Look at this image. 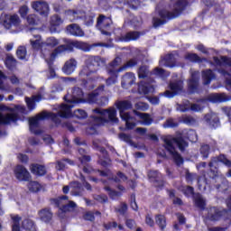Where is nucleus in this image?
I'll return each instance as SVG.
<instances>
[{
	"mask_svg": "<svg viewBox=\"0 0 231 231\" xmlns=\"http://www.w3.org/2000/svg\"><path fill=\"white\" fill-rule=\"evenodd\" d=\"M187 6V0H177L175 3L171 2V5H166L162 8L157 7L160 18H153V26L158 28L167 23V19H175L180 14L185 10Z\"/></svg>",
	"mask_w": 231,
	"mask_h": 231,
	"instance_id": "obj_1",
	"label": "nucleus"
},
{
	"mask_svg": "<svg viewBox=\"0 0 231 231\" xmlns=\"http://www.w3.org/2000/svg\"><path fill=\"white\" fill-rule=\"evenodd\" d=\"M188 145L189 143H187V142H185V140H183L181 137H164V147L171 154V156H172L177 165H181V163H183V158H181V155L176 152V147H179L180 151H184L185 147Z\"/></svg>",
	"mask_w": 231,
	"mask_h": 231,
	"instance_id": "obj_2",
	"label": "nucleus"
},
{
	"mask_svg": "<svg viewBox=\"0 0 231 231\" xmlns=\"http://www.w3.org/2000/svg\"><path fill=\"white\" fill-rule=\"evenodd\" d=\"M101 66H106V59L99 56H90L86 61V66L80 70L79 77H89L92 73H97Z\"/></svg>",
	"mask_w": 231,
	"mask_h": 231,
	"instance_id": "obj_3",
	"label": "nucleus"
},
{
	"mask_svg": "<svg viewBox=\"0 0 231 231\" xmlns=\"http://www.w3.org/2000/svg\"><path fill=\"white\" fill-rule=\"evenodd\" d=\"M94 113L97 114V116H94V120L97 124H107L108 122L118 124L116 109L115 107H110L108 109L96 108Z\"/></svg>",
	"mask_w": 231,
	"mask_h": 231,
	"instance_id": "obj_4",
	"label": "nucleus"
},
{
	"mask_svg": "<svg viewBox=\"0 0 231 231\" xmlns=\"http://www.w3.org/2000/svg\"><path fill=\"white\" fill-rule=\"evenodd\" d=\"M64 100L67 102L65 105L67 107H73L74 104H80V102H84V92L80 88H74L72 89L71 95H67L64 97Z\"/></svg>",
	"mask_w": 231,
	"mask_h": 231,
	"instance_id": "obj_5",
	"label": "nucleus"
},
{
	"mask_svg": "<svg viewBox=\"0 0 231 231\" xmlns=\"http://www.w3.org/2000/svg\"><path fill=\"white\" fill-rule=\"evenodd\" d=\"M46 118H51L55 124H60V118H71V106L62 105L58 114L47 113Z\"/></svg>",
	"mask_w": 231,
	"mask_h": 231,
	"instance_id": "obj_6",
	"label": "nucleus"
},
{
	"mask_svg": "<svg viewBox=\"0 0 231 231\" xmlns=\"http://www.w3.org/2000/svg\"><path fill=\"white\" fill-rule=\"evenodd\" d=\"M112 24H113V20H111V18L106 17L104 14H100L99 17L97 18V28L100 30L103 35H106L107 37L111 35V32L107 30H109V27Z\"/></svg>",
	"mask_w": 231,
	"mask_h": 231,
	"instance_id": "obj_7",
	"label": "nucleus"
},
{
	"mask_svg": "<svg viewBox=\"0 0 231 231\" xmlns=\"http://www.w3.org/2000/svg\"><path fill=\"white\" fill-rule=\"evenodd\" d=\"M3 26L6 28V30H10L12 26L17 28V26H21V18L18 14H5L4 18H2Z\"/></svg>",
	"mask_w": 231,
	"mask_h": 231,
	"instance_id": "obj_8",
	"label": "nucleus"
},
{
	"mask_svg": "<svg viewBox=\"0 0 231 231\" xmlns=\"http://www.w3.org/2000/svg\"><path fill=\"white\" fill-rule=\"evenodd\" d=\"M223 216L225 217H228V216H230V212H228L226 209L221 211L215 207L208 209L207 217L209 219V221H219Z\"/></svg>",
	"mask_w": 231,
	"mask_h": 231,
	"instance_id": "obj_9",
	"label": "nucleus"
},
{
	"mask_svg": "<svg viewBox=\"0 0 231 231\" xmlns=\"http://www.w3.org/2000/svg\"><path fill=\"white\" fill-rule=\"evenodd\" d=\"M170 89L166 90L164 93L161 94V97H166V98H172L176 93L183 91V81L178 80L175 82L170 83Z\"/></svg>",
	"mask_w": 231,
	"mask_h": 231,
	"instance_id": "obj_10",
	"label": "nucleus"
},
{
	"mask_svg": "<svg viewBox=\"0 0 231 231\" xmlns=\"http://www.w3.org/2000/svg\"><path fill=\"white\" fill-rule=\"evenodd\" d=\"M48 116V113L42 112L41 114H38L35 117H32L29 120V125H30V130L33 134H41L42 131L37 129L39 127V121L40 120H44Z\"/></svg>",
	"mask_w": 231,
	"mask_h": 231,
	"instance_id": "obj_11",
	"label": "nucleus"
},
{
	"mask_svg": "<svg viewBox=\"0 0 231 231\" xmlns=\"http://www.w3.org/2000/svg\"><path fill=\"white\" fill-rule=\"evenodd\" d=\"M32 8L38 12L40 15L43 17H48L50 15V5L45 1H34L32 3Z\"/></svg>",
	"mask_w": 231,
	"mask_h": 231,
	"instance_id": "obj_12",
	"label": "nucleus"
},
{
	"mask_svg": "<svg viewBox=\"0 0 231 231\" xmlns=\"http://www.w3.org/2000/svg\"><path fill=\"white\" fill-rule=\"evenodd\" d=\"M14 176L18 181H30L32 180L30 171L23 165H17L14 168Z\"/></svg>",
	"mask_w": 231,
	"mask_h": 231,
	"instance_id": "obj_13",
	"label": "nucleus"
},
{
	"mask_svg": "<svg viewBox=\"0 0 231 231\" xmlns=\"http://www.w3.org/2000/svg\"><path fill=\"white\" fill-rule=\"evenodd\" d=\"M66 50H68V46L60 45L52 52L47 51V53H43V58L45 59L47 64H50V62H53V60H55L57 55L63 53V51H66Z\"/></svg>",
	"mask_w": 231,
	"mask_h": 231,
	"instance_id": "obj_14",
	"label": "nucleus"
},
{
	"mask_svg": "<svg viewBox=\"0 0 231 231\" xmlns=\"http://www.w3.org/2000/svg\"><path fill=\"white\" fill-rule=\"evenodd\" d=\"M131 107H133L131 101L125 100L117 103V109L119 110L120 116L123 120H127L129 116H131L129 113L125 112L127 109H131Z\"/></svg>",
	"mask_w": 231,
	"mask_h": 231,
	"instance_id": "obj_15",
	"label": "nucleus"
},
{
	"mask_svg": "<svg viewBox=\"0 0 231 231\" xmlns=\"http://www.w3.org/2000/svg\"><path fill=\"white\" fill-rule=\"evenodd\" d=\"M148 178L150 181L154 184V187H157L158 189H162V187H163L164 182L163 179H162V173L156 171H150L148 172Z\"/></svg>",
	"mask_w": 231,
	"mask_h": 231,
	"instance_id": "obj_16",
	"label": "nucleus"
},
{
	"mask_svg": "<svg viewBox=\"0 0 231 231\" xmlns=\"http://www.w3.org/2000/svg\"><path fill=\"white\" fill-rule=\"evenodd\" d=\"M31 46H32L33 50H42V53L44 56V53H48V51L44 49V42H42V40L41 39V35L39 34H33L32 38L30 40Z\"/></svg>",
	"mask_w": 231,
	"mask_h": 231,
	"instance_id": "obj_17",
	"label": "nucleus"
},
{
	"mask_svg": "<svg viewBox=\"0 0 231 231\" xmlns=\"http://www.w3.org/2000/svg\"><path fill=\"white\" fill-rule=\"evenodd\" d=\"M134 80H136V77L132 72L125 73L122 78V88L125 89H129L133 84H134Z\"/></svg>",
	"mask_w": 231,
	"mask_h": 231,
	"instance_id": "obj_18",
	"label": "nucleus"
},
{
	"mask_svg": "<svg viewBox=\"0 0 231 231\" xmlns=\"http://www.w3.org/2000/svg\"><path fill=\"white\" fill-rule=\"evenodd\" d=\"M62 23H64V21L62 20V18H60V16H59V14L52 15L50 20L51 33L57 32V28H59V26H60Z\"/></svg>",
	"mask_w": 231,
	"mask_h": 231,
	"instance_id": "obj_19",
	"label": "nucleus"
},
{
	"mask_svg": "<svg viewBox=\"0 0 231 231\" xmlns=\"http://www.w3.org/2000/svg\"><path fill=\"white\" fill-rule=\"evenodd\" d=\"M38 216L41 221H43V223H50V221L53 219V212H51V209L48 208L41 209L38 212Z\"/></svg>",
	"mask_w": 231,
	"mask_h": 231,
	"instance_id": "obj_20",
	"label": "nucleus"
},
{
	"mask_svg": "<svg viewBox=\"0 0 231 231\" xmlns=\"http://www.w3.org/2000/svg\"><path fill=\"white\" fill-rule=\"evenodd\" d=\"M199 84V71H194L191 73V79L189 80V83H188V86L191 93H194V91L198 89Z\"/></svg>",
	"mask_w": 231,
	"mask_h": 231,
	"instance_id": "obj_21",
	"label": "nucleus"
},
{
	"mask_svg": "<svg viewBox=\"0 0 231 231\" xmlns=\"http://www.w3.org/2000/svg\"><path fill=\"white\" fill-rule=\"evenodd\" d=\"M75 69H77V60L75 59L67 60L62 67V71L66 75H71Z\"/></svg>",
	"mask_w": 231,
	"mask_h": 231,
	"instance_id": "obj_22",
	"label": "nucleus"
},
{
	"mask_svg": "<svg viewBox=\"0 0 231 231\" xmlns=\"http://www.w3.org/2000/svg\"><path fill=\"white\" fill-rule=\"evenodd\" d=\"M68 33L74 35L75 37H84V31L77 23H72L67 26Z\"/></svg>",
	"mask_w": 231,
	"mask_h": 231,
	"instance_id": "obj_23",
	"label": "nucleus"
},
{
	"mask_svg": "<svg viewBox=\"0 0 231 231\" xmlns=\"http://www.w3.org/2000/svg\"><path fill=\"white\" fill-rule=\"evenodd\" d=\"M189 109H191V111H201L203 109V106H199V104H192V105H177V111H180L181 113H185V111H189Z\"/></svg>",
	"mask_w": 231,
	"mask_h": 231,
	"instance_id": "obj_24",
	"label": "nucleus"
},
{
	"mask_svg": "<svg viewBox=\"0 0 231 231\" xmlns=\"http://www.w3.org/2000/svg\"><path fill=\"white\" fill-rule=\"evenodd\" d=\"M204 119L208 125H211V127H217V125H219V117L214 113L207 114Z\"/></svg>",
	"mask_w": 231,
	"mask_h": 231,
	"instance_id": "obj_25",
	"label": "nucleus"
},
{
	"mask_svg": "<svg viewBox=\"0 0 231 231\" xmlns=\"http://www.w3.org/2000/svg\"><path fill=\"white\" fill-rule=\"evenodd\" d=\"M218 162H220L221 163H224V165H226V167L231 168V161L226 159L225 155H220L218 157H213L211 159V162H209L210 169H212V167H214L216 163H217Z\"/></svg>",
	"mask_w": 231,
	"mask_h": 231,
	"instance_id": "obj_26",
	"label": "nucleus"
},
{
	"mask_svg": "<svg viewBox=\"0 0 231 231\" xmlns=\"http://www.w3.org/2000/svg\"><path fill=\"white\" fill-rule=\"evenodd\" d=\"M160 66H166L167 68H174L176 64V60L174 59V55L170 54L165 56L159 61Z\"/></svg>",
	"mask_w": 231,
	"mask_h": 231,
	"instance_id": "obj_27",
	"label": "nucleus"
},
{
	"mask_svg": "<svg viewBox=\"0 0 231 231\" xmlns=\"http://www.w3.org/2000/svg\"><path fill=\"white\" fill-rule=\"evenodd\" d=\"M42 100V96L41 95L32 96L31 98L28 97H25V102L30 111H33V109H35V102H41Z\"/></svg>",
	"mask_w": 231,
	"mask_h": 231,
	"instance_id": "obj_28",
	"label": "nucleus"
},
{
	"mask_svg": "<svg viewBox=\"0 0 231 231\" xmlns=\"http://www.w3.org/2000/svg\"><path fill=\"white\" fill-rule=\"evenodd\" d=\"M120 64H122V58L116 57L113 61H111L106 66V70L116 71L117 73H121V71H124V70H120V67L119 69H116L118 68V66H120Z\"/></svg>",
	"mask_w": 231,
	"mask_h": 231,
	"instance_id": "obj_29",
	"label": "nucleus"
},
{
	"mask_svg": "<svg viewBox=\"0 0 231 231\" xmlns=\"http://www.w3.org/2000/svg\"><path fill=\"white\" fill-rule=\"evenodd\" d=\"M69 188L71 189L72 196H82V192H84V189H82V185L79 181L71 182Z\"/></svg>",
	"mask_w": 231,
	"mask_h": 231,
	"instance_id": "obj_30",
	"label": "nucleus"
},
{
	"mask_svg": "<svg viewBox=\"0 0 231 231\" xmlns=\"http://www.w3.org/2000/svg\"><path fill=\"white\" fill-rule=\"evenodd\" d=\"M30 171L35 176H44L46 174V168L41 164H31Z\"/></svg>",
	"mask_w": 231,
	"mask_h": 231,
	"instance_id": "obj_31",
	"label": "nucleus"
},
{
	"mask_svg": "<svg viewBox=\"0 0 231 231\" xmlns=\"http://www.w3.org/2000/svg\"><path fill=\"white\" fill-rule=\"evenodd\" d=\"M108 79H106V86H113L118 82V73L117 71L106 70Z\"/></svg>",
	"mask_w": 231,
	"mask_h": 231,
	"instance_id": "obj_32",
	"label": "nucleus"
},
{
	"mask_svg": "<svg viewBox=\"0 0 231 231\" xmlns=\"http://www.w3.org/2000/svg\"><path fill=\"white\" fill-rule=\"evenodd\" d=\"M202 79L205 86H208L214 79H216V74L212 72V69H206L202 71Z\"/></svg>",
	"mask_w": 231,
	"mask_h": 231,
	"instance_id": "obj_33",
	"label": "nucleus"
},
{
	"mask_svg": "<svg viewBox=\"0 0 231 231\" xmlns=\"http://www.w3.org/2000/svg\"><path fill=\"white\" fill-rule=\"evenodd\" d=\"M140 38V32H129L125 35L119 38L122 42H129V41H136Z\"/></svg>",
	"mask_w": 231,
	"mask_h": 231,
	"instance_id": "obj_34",
	"label": "nucleus"
},
{
	"mask_svg": "<svg viewBox=\"0 0 231 231\" xmlns=\"http://www.w3.org/2000/svg\"><path fill=\"white\" fill-rule=\"evenodd\" d=\"M104 85L99 86L94 92L88 94V102L89 104H95L97 102V98L98 97V95L104 91Z\"/></svg>",
	"mask_w": 231,
	"mask_h": 231,
	"instance_id": "obj_35",
	"label": "nucleus"
},
{
	"mask_svg": "<svg viewBox=\"0 0 231 231\" xmlns=\"http://www.w3.org/2000/svg\"><path fill=\"white\" fill-rule=\"evenodd\" d=\"M22 226L26 231H37V228L35 227V223H33V220L30 218H25L22 222Z\"/></svg>",
	"mask_w": 231,
	"mask_h": 231,
	"instance_id": "obj_36",
	"label": "nucleus"
},
{
	"mask_svg": "<svg viewBox=\"0 0 231 231\" xmlns=\"http://www.w3.org/2000/svg\"><path fill=\"white\" fill-rule=\"evenodd\" d=\"M60 44V41L53 36H51L46 39L44 43H42V46L46 48V46H49V48H55V46H59Z\"/></svg>",
	"mask_w": 231,
	"mask_h": 231,
	"instance_id": "obj_37",
	"label": "nucleus"
},
{
	"mask_svg": "<svg viewBox=\"0 0 231 231\" xmlns=\"http://www.w3.org/2000/svg\"><path fill=\"white\" fill-rule=\"evenodd\" d=\"M134 115L143 119V125H151V124H152V119H151V116H149V114L140 113L136 110H134Z\"/></svg>",
	"mask_w": 231,
	"mask_h": 231,
	"instance_id": "obj_38",
	"label": "nucleus"
},
{
	"mask_svg": "<svg viewBox=\"0 0 231 231\" xmlns=\"http://www.w3.org/2000/svg\"><path fill=\"white\" fill-rule=\"evenodd\" d=\"M11 219L13 221V231H21V217L19 215H11Z\"/></svg>",
	"mask_w": 231,
	"mask_h": 231,
	"instance_id": "obj_39",
	"label": "nucleus"
},
{
	"mask_svg": "<svg viewBox=\"0 0 231 231\" xmlns=\"http://www.w3.org/2000/svg\"><path fill=\"white\" fill-rule=\"evenodd\" d=\"M144 95H149V93H154V80L152 83H145L139 88Z\"/></svg>",
	"mask_w": 231,
	"mask_h": 231,
	"instance_id": "obj_40",
	"label": "nucleus"
},
{
	"mask_svg": "<svg viewBox=\"0 0 231 231\" xmlns=\"http://www.w3.org/2000/svg\"><path fill=\"white\" fill-rule=\"evenodd\" d=\"M102 142H103L102 139L95 138L93 140V147H94V149L100 151V152H102L103 156H107V151H106V149L102 148Z\"/></svg>",
	"mask_w": 231,
	"mask_h": 231,
	"instance_id": "obj_41",
	"label": "nucleus"
},
{
	"mask_svg": "<svg viewBox=\"0 0 231 231\" xmlns=\"http://www.w3.org/2000/svg\"><path fill=\"white\" fill-rule=\"evenodd\" d=\"M194 201H195V205H196V207H198V208L203 209V208H205V207L207 205L205 199L200 194L195 195Z\"/></svg>",
	"mask_w": 231,
	"mask_h": 231,
	"instance_id": "obj_42",
	"label": "nucleus"
},
{
	"mask_svg": "<svg viewBox=\"0 0 231 231\" xmlns=\"http://www.w3.org/2000/svg\"><path fill=\"white\" fill-rule=\"evenodd\" d=\"M209 100L211 102H226L228 98H226V95L225 94H212L209 96Z\"/></svg>",
	"mask_w": 231,
	"mask_h": 231,
	"instance_id": "obj_43",
	"label": "nucleus"
},
{
	"mask_svg": "<svg viewBox=\"0 0 231 231\" xmlns=\"http://www.w3.org/2000/svg\"><path fill=\"white\" fill-rule=\"evenodd\" d=\"M66 163H69V165H73V161L69 159H63L61 161L56 162V170L64 171V169H66Z\"/></svg>",
	"mask_w": 231,
	"mask_h": 231,
	"instance_id": "obj_44",
	"label": "nucleus"
},
{
	"mask_svg": "<svg viewBox=\"0 0 231 231\" xmlns=\"http://www.w3.org/2000/svg\"><path fill=\"white\" fill-rule=\"evenodd\" d=\"M155 222L161 230H165V226H167V220L165 219V216L163 215H157L155 217Z\"/></svg>",
	"mask_w": 231,
	"mask_h": 231,
	"instance_id": "obj_45",
	"label": "nucleus"
},
{
	"mask_svg": "<svg viewBox=\"0 0 231 231\" xmlns=\"http://www.w3.org/2000/svg\"><path fill=\"white\" fill-rule=\"evenodd\" d=\"M65 17L66 19L70 21V23H73V21H75L76 19H79V13L75 10L69 9L65 11Z\"/></svg>",
	"mask_w": 231,
	"mask_h": 231,
	"instance_id": "obj_46",
	"label": "nucleus"
},
{
	"mask_svg": "<svg viewBox=\"0 0 231 231\" xmlns=\"http://www.w3.org/2000/svg\"><path fill=\"white\" fill-rule=\"evenodd\" d=\"M77 207V204L73 201H69V203L67 206H63L61 208L59 209L58 214L60 217H64V212L69 210V208H75Z\"/></svg>",
	"mask_w": 231,
	"mask_h": 231,
	"instance_id": "obj_47",
	"label": "nucleus"
},
{
	"mask_svg": "<svg viewBox=\"0 0 231 231\" xmlns=\"http://www.w3.org/2000/svg\"><path fill=\"white\" fill-rule=\"evenodd\" d=\"M136 64H138V60H136V58L131 59L120 67V70L125 71V69H129V68H134Z\"/></svg>",
	"mask_w": 231,
	"mask_h": 231,
	"instance_id": "obj_48",
	"label": "nucleus"
},
{
	"mask_svg": "<svg viewBox=\"0 0 231 231\" xmlns=\"http://www.w3.org/2000/svg\"><path fill=\"white\" fill-rule=\"evenodd\" d=\"M105 190L108 192L109 198H111V199H118V198L122 196L121 192L112 190V189L109 187H105Z\"/></svg>",
	"mask_w": 231,
	"mask_h": 231,
	"instance_id": "obj_49",
	"label": "nucleus"
},
{
	"mask_svg": "<svg viewBox=\"0 0 231 231\" xmlns=\"http://www.w3.org/2000/svg\"><path fill=\"white\" fill-rule=\"evenodd\" d=\"M79 154H81V157H79V161L81 162V163H86V162H90L91 161V157H89L88 155H85L86 154V148H79Z\"/></svg>",
	"mask_w": 231,
	"mask_h": 231,
	"instance_id": "obj_50",
	"label": "nucleus"
},
{
	"mask_svg": "<svg viewBox=\"0 0 231 231\" xmlns=\"http://www.w3.org/2000/svg\"><path fill=\"white\" fill-rule=\"evenodd\" d=\"M28 189L31 190V192H39V190L42 189V186H41V184H39L37 181H31L28 184Z\"/></svg>",
	"mask_w": 231,
	"mask_h": 231,
	"instance_id": "obj_51",
	"label": "nucleus"
},
{
	"mask_svg": "<svg viewBox=\"0 0 231 231\" xmlns=\"http://www.w3.org/2000/svg\"><path fill=\"white\" fill-rule=\"evenodd\" d=\"M26 47L24 46H19L17 51H16V55L18 57V59H20L21 60H24V59H26Z\"/></svg>",
	"mask_w": 231,
	"mask_h": 231,
	"instance_id": "obj_52",
	"label": "nucleus"
},
{
	"mask_svg": "<svg viewBox=\"0 0 231 231\" xmlns=\"http://www.w3.org/2000/svg\"><path fill=\"white\" fill-rule=\"evenodd\" d=\"M15 59L12 56H7L5 59V66H7L8 69H14L15 68Z\"/></svg>",
	"mask_w": 231,
	"mask_h": 231,
	"instance_id": "obj_53",
	"label": "nucleus"
},
{
	"mask_svg": "<svg viewBox=\"0 0 231 231\" xmlns=\"http://www.w3.org/2000/svg\"><path fill=\"white\" fill-rule=\"evenodd\" d=\"M149 75V69L147 66H141L138 69V77L139 79H145Z\"/></svg>",
	"mask_w": 231,
	"mask_h": 231,
	"instance_id": "obj_54",
	"label": "nucleus"
},
{
	"mask_svg": "<svg viewBox=\"0 0 231 231\" xmlns=\"http://www.w3.org/2000/svg\"><path fill=\"white\" fill-rule=\"evenodd\" d=\"M185 59L190 62H199L201 60V58L196 53H187Z\"/></svg>",
	"mask_w": 231,
	"mask_h": 231,
	"instance_id": "obj_55",
	"label": "nucleus"
},
{
	"mask_svg": "<svg viewBox=\"0 0 231 231\" xmlns=\"http://www.w3.org/2000/svg\"><path fill=\"white\" fill-rule=\"evenodd\" d=\"M182 122L184 124H187L188 125H194V124H196V118H194L190 116H183Z\"/></svg>",
	"mask_w": 231,
	"mask_h": 231,
	"instance_id": "obj_56",
	"label": "nucleus"
},
{
	"mask_svg": "<svg viewBox=\"0 0 231 231\" xmlns=\"http://www.w3.org/2000/svg\"><path fill=\"white\" fill-rule=\"evenodd\" d=\"M208 152H210V146L208 144H203L200 147V154H202L203 158H208Z\"/></svg>",
	"mask_w": 231,
	"mask_h": 231,
	"instance_id": "obj_57",
	"label": "nucleus"
},
{
	"mask_svg": "<svg viewBox=\"0 0 231 231\" xmlns=\"http://www.w3.org/2000/svg\"><path fill=\"white\" fill-rule=\"evenodd\" d=\"M119 140H122L123 142H125L126 143H132L131 135L126 134L125 133H121L118 134Z\"/></svg>",
	"mask_w": 231,
	"mask_h": 231,
	"instance_id": "obj_58",
	"label": "nucleus"
},
{
	"mask_svg": "<svg viewBox=\"0 0 231 231\" xmlns=\"http://www.w3.org/2000/svg\"><path fill=\"white\" fill-rule=\"evenodd\" d=\"M28 12H30V9L27 7V5L20 6L19 11H18L21 17H23V18H24L28 15Z\"/></svg>",
	"mask_w": 231,
	"mask_h": 231,
	"instance_id": "obj_59",
	"label": "nucleus"
},
{
	"mask_svg": "<svg viewBox=\"0 0 231 231\" xmlns=\"http://www.w3.org/2000/svg\"><path fill=\"white\" fill-rule=\"evenodd\" d=\"M6 79V76H5V74L0 71V89L2 91H5V89H7L6 85H5V80Z\"/></svg>",
	"mask_w": 231,
	"mask_h": 231,
	"instance_id": "obj_60",
	"label": "nucleus"
},
{
	"mask_svg": "<svg viewBox=\"0 0 231 231\" xmlns=\"http://www.w3.org/2000/svg\"><path fill=\"white\" fill-rule=\"evenodd\" d=\"M132 120H133V116H129V117L126 120H125L126 129H134V127H136V123L131 122Z\"/></svg>",
	"mask_w": 231,
	"mask_h": 231,
	"instance_id": "obj_61",
	"label": "nucleus"
},
{
	"mask_svg": "<svg viewBox=\"0 0 231 231\" xmlns=\"http://www.w3.org/2000/svg\"><path fill=\"white\" fill-rule=\"evenodd\" d=\"M163 127H178V123L174 122V119H168L163 125Z\"/></svg>",
	"mask_w": 231,
	"mask_h": 231,
	"instance_id": "obj_62",
	"label": "nucleus"
},
{
	"mask_svg": "<svg viewBox=\"0 0 231 231\" xmlns=\"http://www.w3.org/2000/svg\"><path fill=\"white\" fill-rule=\"evenodd\" d=\"M27 23H29V24H39V21H37V15L35 14L28 15Z\"/></svg>",
	"mask_w": 231,
	"mask_h": 231,
	"instance_id": "obj_63",
	"label": "nucleus"
},
{
	"mask_svg": "<svg viewBox=\"0 0 231 231\" xmlns=\"http://www.w3.org/2000/svg\"><path fill=\"white\" fill-rule=\"evenodd\" d=\"M128 5L130 8H133V10H136V8L140 7V0H129Z\"/></svg>",
	"mask_w": 231,
	"mask_h": 231,
	"instance_id": "obj_64",
	"label": "nucleus"
}]
</instances>
